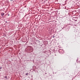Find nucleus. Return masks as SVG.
I'll return each instance as SVG.
<instances>
[{"instance_id": "obj_1", "label": "nucleus", "mask_w": 80, "mask_h": 80, "mask_svg": "<svg viewBox=\"0 0 80 80\" xmlns=\"http://www.w3.org/2000/svg\"><path fill=\"white\" fill-rule=\"evenodd\" d=\"M27 49L28 51L30 52H33V49L32 48V47L30 46H28Z\"/></svg>"}, {"instance_id": "obj_2", "label": "nucleus", "mask_w": 80, "mask_h": 80, "mask_svg": "<svg viewBox=\"0 0 80 80\" xmlns=\"http://www.w3.org/2000/svg\"><path fill=\"white\" fill-rule=\"evenodd\" d=\"M58 52L61 54H63L64 53V51L63 49H59L58 50Z\"/></svg>"}, {"instance_id": "obj_3", "label": "nucleus", "mask_w": 80, "mask_h": 80, "mask_svg": "<svg viewBox=\"0 0 80 80\" xmlns=\"http://www.w3.org/2000/svg\"><path fill=\"white\" fill-rule=\"evenodd\" d=\"M2 17H3V16L4 15H5V14L4 13H3V12H2L1 13Z\"/></svg>"}, {"instance_id": "obj_4", "label": "nucleus", "mask_w": 80, "mask_h": 80, "mask_svg": "<svg viewBox=\"0 0 80 80\" xmlns=\"http://www.w3.org/2000/svg\"><path fill=\"white\" fill-rule=\"evenodd\" d=\"M28 73H26V75H28Z\"/></svg>"}, {"instance_id": "obj_5", "label": "nucleus", "mask_w": 80, "mask_h": 80, "mask_svg": "<svg viewBox=\"0 0 80 80\" xmlns=\"http://www.w3.org/2000/svg\"><path fill=\"white\" fill-rule=\"evenodd\" d=\"M5 78H6V79H7V76H5Z\"/></svg>"}, {"instance_id": "obj_6", "label": "nucleus", "mask_w": 80, "mask_h": 80, "mask_svg": "<svg viewBox=\"0 0 80 80\" xmlns=\"http://www.w3.org/2000/svg\"><path fill=\"white\" fill-rule=\"evenodd\" d=\"M2 67H0V70H1V69H2Z\"/></svg>"}, {"instance_id": "obj_7", "label": "nucleus", "mask_w": 80, "mask_h": 80, "mask_svg": "<svg viewBox=\"0 0 80 80\" xmlns=\"http://www.w3.org/2000/svg\"><path fill=\"white\" fill-rule=\"evenodd\" d=\"M65 9H67V7H65Z\"/></svg>"}, {"instance_id": "obj_8", "label": "nucleus", "mask_w": 80, "mask_h": 80, "mask_svg": "<svg viewBox=\"0 0 80 80\" xmlns=\"http://www.w3.org/2000/svg\"><path fill=\"white\" fill-rule=\"evenodd\" d=\"M75 22H77V20H75Z\"/></svg>"}, {"instance_id": "obj_9", "label": "nucleus", "mask_w": 80, "mask_h": 80, "mask_svg": "<svg viewBox=\"0 0 80 80\" xmlns=\"http://www.w3.org/2000/svg\"><path fill=\"white\" fill-rule=\"evenodd\" d=\"M54 37H55V36H53V37H52V38H54Z\"/></svg>"}, {"instance_id": "obj_10", "label": "nucleus", "mask_w": 80, "mask_h": 80, "mask_svg": "<svg viewBox=\"0 0 80 80\" xmlns=\"http://www.w3.org/2000/svg\"><path fill=\"white\" fill-rule=\"evenodd\" d=\"M8 16H9V15H9V14H8Z\"/></svg>"}, {"instance_id": "obj_11", "label": "nucleus", "mask_w": 80, "mask_h": 80, "mask_svg": "<svg viewBox=\"0 0 80 80\" xmlns=\"http://www.w3.org/2000/svg\"><path fill=\"white\" fill-rule=\"evenodd\" d=\"M55 55L56 56V55H56V54H55Z\"/></svg>"}, {"instance_id": "obj_12", "label": "nucleus", "mask_w": 80, "mask_h": 80, "mask_svg": "<svg viewBox=\"0 0 80 80\" xmlns=\"http://www.w3.org/2000/svg\"><path fill=\"white\" fill-rule=\"evenodd\" d=\"M47 0H46L47 1Z\"/></svg>"}, {"instance_id": "obj_13", "label": "nucleus", "mask_w": 80, "mask_h": 80, "mask_svg": "<svg viewBox=\"0 0 80 80\" xmlns=\"http://www.w3.org/2000/svg\"><path fill=\"white\" fill-rule=\"evenodd\" d=\"M12 0V1H13V0Z\"/></svg>"}]
</instances>
